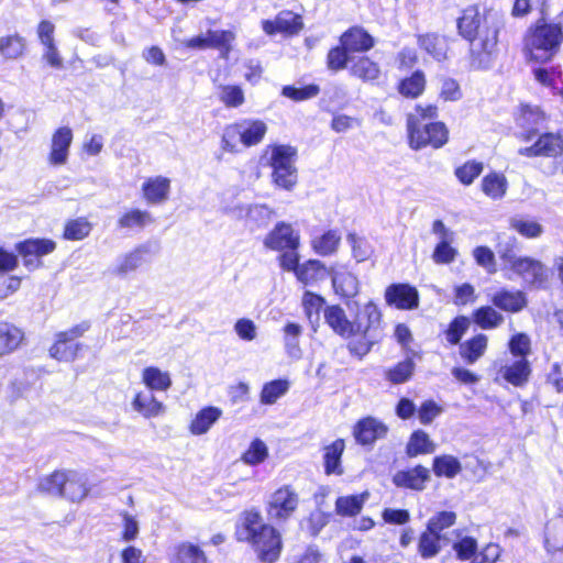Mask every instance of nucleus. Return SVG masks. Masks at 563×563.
<instances>
[{
    "mask_svg": "<svg viewBox=\"0 0 563 563\" xmlns=\"http://www.w3.org/2000/svg\"><path fill=\"white\" fill-rule=\"evenodd\" d=\"M56 242L47 238H29L15 244L16 253L22 257L23 265L29 271L43 266L42 257L56 250Z\"/></svg>",
    "mask_w": 563,
    "mask_h": 563,
    "instance_id": "f8f14e48",
    "label": "nucleus"
},
{
    "mask_svg": "<svg viewBox=\"0 0 563 563\" xmlns=\"http://www.w3.org/2000/svg\"><path fill=\"white\" fill-rule=\"evenodd\" d=\"M64 473L65 468H56L53 472L40 477L36 483V492L45 496L60 498Z\"/></svg>",
    "mask_w": 563,
    "mask_h": 563,
    "instance_id": "37998d69",
    "label": "nucleus"
},
{
    "mask_svg": "<svg viewBox=\"0 0 563 563\" xmlns=\"http://www.w3.org/2000/svg\"><path fill=\"white\" fill-rule=\"evenodd\" d=\"M25 52V40L18 35H7L0 38V55L7 59H16Z\"/></svg>",
    "mask_w": 563,
    "mask_h": 563,
    "instance_id": "5fc2aeb1",
    "label": "nucleus"
},
{
    "mask_svg": "<svg viewBox=\"0 0 563 563\" xmlns=\"http://www.w3.org/2000/svg\"><path fill=\"white\" fill-rule=\"evenodd\" d=\"M441 540L442 536H438L426 528L420 532L417 540L418 555L423 560L435 558L442 550Z\"/></svg>",
    "mask_w": 563,
    "mask_h": 563,
    "instance_id": "58836bf2",
    "label": "nucleus"
},
{
    "mask_svg": "<svg viewBox=\"0 0 563 563\" xmlns=\"http://www.w3.org/2000/svg\"><path fill=\"white\" fill-rule=\"evenodd\" d=\"M490 303L508 314L521 312L528 306V298L521 289L498 288L489 298Z\"/></svg>",
    "mask_w": 563,
    "mask_h": 563,
    "instance_id": "6ab92c4d",
    "label": "nucleus"
},
{
    "mask_svg": "<svg viewBox=\"0 0 563 563\" xmlns=\"http://www.w3.org/2000/svg\"><path fill=\"white\" fill-rule=\"evenodd\" d=\"M471 327V319L467 316L459 314L451 319L446 328L441 332L444 336L445 342L451 345H460L462 338L468 331Z\"/></svg>",
    "mask_w": 563,
    "mask_h": 563,
    "instance_id": "79ce46f5",
    "label": "nucleus"
},
{
    "mask_svg": "<svg viewBox=\"0 0 563 563\" xmlns=\"http://www.w3.org/2000/svg\"><path fill=\"white\" fill-rule=\"evenodd\" d=\"M266 249L279 252L277 257L280 267L285 265V257L297 255L300 246V233L290 223L277 222L263 241Z\"/></svg>",
    "mask_w": 563,
    "mask_h": 563,
    "instance_id": "9d476101",
    "label": "nucleus"
},
{
    "mask_svg": "<svg viewBox=\"0 0 563 563\" xmlns=\"http://www.w3.org/2000/svg\"><path fill=\"white\" fill-rule=\"evenodd\" d=\"M471 322L482 330H493L500 327L505 318L493 305H484L472 311Z\"/></svg>",
    "mask_w": 563,
    "mask_h": 563,
    "instance_id": "473e14b6",
    "label": "nucleus"
},
{
    "mask_svg": "<svg viewBox=\"0 0 563 563\" xmlns=\"http://www.w3.org/2000/svg\"><path fill=\"white\" fill-rule=\"evenodd\" d=\"M325 299L319 294H316L310 290H306L302 295V307L303 311L308 319H311L312 316L319 317L321 310L325 309Z\"/></svg>",
    "mask_w": 563,
    "mask_h": 563,
    "instance_id": "338daca9",
    "label": "nucleus"
},
{
    "mask_svg": "<svg viewBox=\"0 0 563 563\" xmlns=\"http://www.w3.org/2000/svg\"><path fill=\"white\" fill-rule=\"evenodd\" d=\"M92 223L85 217L69 219L65 222L62 238L66 241H81L89 236Z\"/></svg>",
    "mask_w": 563,
    "mask_h": 563,
    "instance_id": "49530a36",
    "label": "nucleus"
},
{
    "mask_svg": "<svg viewBox=\"0 0 563 563\" xmlns=\"http://www.w3.org/2000/svg\"><path fill=\"white\" fill-rule=\"evenodd\" d=\"M142 383L150 390L157 391H166L173 384L169 373L156 366H147L142 371Z\"/></svg>",
    "mask_w": 563,
    "mask_h": 563,
    "instance_id": "a19ab883",
    "label": "nucleus"
},
{
    "mask_svg": "<svg viewBox=\"0 0 563 563\" xmlns=\"http://www.w3.org/2000/svg\"><path fill=\"white\" fill-rule=\"evenodd\" d=\"M267 133V125L260 119H243L225 125L221 136V150L225 153L240 152L239 144L252 147L260 144Z\"/></svg>",
    "mask_w": 563,
    "mask_h": 563,
    "instance_id": "0eeeda50",
    "label": "nucleus"
},
{
    "mask_svg": "<svg viewBox=\"0 0 563 563\" xmlns=\"http://www.w3.org/2000/svg\"><path fill=\"white\" fill-rule=\"evenodd\" d=\"M154 222V218L147 210L139 208L126 209L117 220L120 230H142Z\"/></svg>",
    "mask_w": 563,
    "mask_h": 563,
    "instance_id": "72a5a7b5",
    "label": "nucleus"
},
{
    "mask_svg": "<svg viewBox=\"0 0 563 563\" xmlns=\"http://www.w3.org/2000/svg\"><path fill=\"white\" fill-rule=\"evenodd\" d=\"M452 548L459 560L468 561L476 556L478 545L475 538L466 536L455 541Z\"/></svg>",
    "mask_w": 563,
    "mask_h": 563,
    "instance_id": "774afa93",
    "label": "nucleus"
},
{
    "mask_svg": "<svg viewBox=\"0 0 563 563\" xmlns=\"http://www.w3.org/2000/svg\"><path fill=\"white\" fill-rule=\"evenodd\" d=\"M209 48L218 49L222 58H228L232 51V42L235 40V34L230 30L213 31L208 30Z\"/></svg>",
    "mask_w": 563,
    "mask_h": 563,
    "instance_id": "3c124183",
    "label": "nucleus"
},
{
    "mask_svg": "<svg viewBox=\"0 0 563 563\" xmlns=\"http://www.w3.org/2000/svg\"><path fill=\"white\" fill-rule=\"evenodd\" d=\"M89 329L90 322L82 321L69 329L55 333L54 341L48 347L49 357L60 363H73L78 360L87 347L78 340Z\"/></svg>",
    "mask_w": 563,
    "mask_h": 563,
    "instance_id": "6e6552de",
    "label": "nucleus"
},
{
    "mask_svg": "<svg viewBox=\"0 0 563 563\" xmlns=\"http://www.w3.org/2000/svg\"><path fill=\"white\" fill-rule=\"evenodd\" d=\"M299 261V253L297 255L286 256L284 260L285 265L280 268L294 273L298 282L306 286L312 285L327 277L328 269L321 261L311 258L302 264H300Z\"/></svg>",
    "mask_w": 563,
    "mask_h": 563,
    "instance_id": "ddd939ff",
    "label": "nucleus"
},
{
    "mask_svg": "<svg viewBox=\"0 0 563 563\" xmlns=\"http://www.w3.org/2000/svg\"><path fill=\"white\" fill-rule=\"evenodd\" d=\"M481 190L492 200H500L508 190L507 177L503 173L492 170L482 178Z\"/></svg>",
    "mask_w": 563,
    "mask_h": 563,
    "instance_id": "f704fd0d",
    "label": "nucleus"
},
{
    "mask_svg": "<svg viewBox=\"0 0 563 563\" xmlns=\"http://www.w3.org/2000/svg\"><path fill=\"white\" fill-rule=\"evenodd\" d=\"M388 426L382 420L373 416H366L354 423L352 434L357 444L372 446L376 441L385 439L388 434Z\"/></svg>",
    "mask_w": 563,
    "mask_h": 563,
    "instance_id": "a211bd4d",
    "label": "nucleus"
},
{
    "mask_svg": "<svg viewBox=\"0 0 563 563\" xmlns=\"http://www.w3.org/2000/svg\"><path fill=\"white\" fill-rule=\"evenodd\" d=\"M532 373L528 358H517L510 364L500 367L499 374L503 379L514 387H523L528 384Z\"/></svg>",
    "mask_w": 563,
    "mask_h": 563,
    "instance_id": "cd10ccee",
    "label": "nucleus"
},
{
    "mask_svg": "<svg viewBox=\"0 0 563 563\" xmlns=\"http://www.w3.org/2000/svg\"><path fill=\"white\" fill-rule=\"evenodd\" d=\"M484 170V164L476 159H468L454 168V176L465 187L471 186Z\"/></svg>",
    "mask_w": 563,
    "mask_h": 563,
    "instance_id": "603ef678",
    "label": "nucleus"
},
{
    "mask_svg": "<svg viewBox=\"0 0 563 563\" xmlns=\"http://www.w3.org/2000/svg\"><path fill=\"white\" fill-rule=\"evenodd\" d=\"M435 445L423 430H415L409 438L406 446V453L410 457L432 453Z\"/></svg>",
    "mask_w": 563,
    "mask_h": 563,
    "instance_id": "de8ad7c7",
    "label": "nucleus"
},
{
    "mask_svg": "<svg viewBox=\"0 0 563 563\" xmlns=\"http://www.w3.org/2000/svg\"><path fill=\"white\" fill-rule=\"evenodd\" d=\"M494 9L468 4L456 18V31L468 45L467 57L472 68L485 69L497 53L500 24L494 19Z\"/></svg>",
    "mask_w": 563,
    "mask_h": 563,
    "instance_id": "f03ea898",
    "label": "nucleus"
},
{
    "mask_svg": "<svg viewBox=\"0 0 563 563\" xmlns=\"http://www.w3.org/2000/svg\"><path fill=\"white\" fill-rule=\"evenodd\" d=\"M235 539L251 545L262 563H276L284 548L280 532L273 525L264 522L261 511L247 508L240 514L235 525Z\"/></svg>",
    "mask_w": 563,
    "mask_h": 563,
    "instance_id": "7ed1b4c3",
    "label": "nucleus"
},
{
    "mask_svg": "<svg viewBox=\"0 0 563 563\" xmlns=\"http://www.w3.org/2000/svg\"><path fill=\"white\" fill-rule=\"evenodd\" d=\"M347 69L351 77L363 84L378 85L383 77L380 64L366 54L352 58Z\"/></svg>",
    "mask_w": 563,
    "mask_h": 563,
    "instance_id": "aec40b11",
    "label": "nucleus"
},
{
    "mask_svg": "<svg viewBox=\"0 0 563 563\" xmlns=\"http://www.w3.org/2000/svg\"><path fill=\"white\" fill-rule=\"evenodd\" d=\"M463 98V91L460 82L451 77L441 80L439 99L444 102H456Z\"/></svg>",
    "mask_w": 563,
    "mask_h": 563,
    "instance_id": "0e129e2a",
    "label": "nucleus"
},
{
    "mask_svg": "<svg viewBox=\"0 0 563 563\" xmlns=\"http://www.w3.org/2000/svg\"><path fill=\"white\" fill-rule=\"evenodd\" d=\"M25 341L24 331L8 321H0V358L14 353Z\"/></svg>",
    "mask_w": 563,
    "mask_h": 563,
    "instance_id": "bb28decb",
    "label": "nucleus"
},
{
    "mask_svg": "<svg viewBox=\"0 0 563 563\" xmlns=\"http://www.w3.org/2000/svg\"><path fill=\"white\" fill-rule=\"evenodd\" d=\"M220 89L219 99L227 108H238L245 102L243 89L239 85H223Z\"/></svg>",
    "mask_w": 563,
    "mask_h": 563,
    "instance_id": "052dcab7",
    "label": "nucleus"
},
{
    "mask_svg": "<svg viewBox=\"0 0 563 563\" xmlns=\"http://www.w3.org/2000/svg\"><path fill=\"white\" fill-rule=\"evenodd\" d=\"M289 388V383L287 379H273L263 385L260 401L263 405H273L278 398L284 396Z\"/></svg>",
    "mask_w": 563,
    "mask_h": 563,
    "instance_id": "864d4df0",
    "label": "nucleus"
},
{
    "mask_svg": "<svg viewBox=\"0 0 563 563\" xmlns=\"http://www.w3.org/2000/svg\"><path fill=\"white\" fill-rule=\"evenodd\" d=\"M443 412V407L433 399L422 401L417 409V416L421 424L429 426Z\"/></svg>",
    "mask_w": 563,
    "mask_h": 563,
    "instance_id": "69168bd1",
    "label": "nucleus"
},
{
    "mask_svg": "<svg viewBox=\"0 0 563 563\" xmlns=\"http://www.w3.org/2000/svg\"><path fill=\"white\" fill-rule=\"evenodd\" d=\"M430 481L429 470L418 464L411 468L401 470L394 474L393 483L396 487L421 492Z\"/></svg>",
    "mask_w": 563,
    "mask_h": 563,
    "instance_id": "b1692460",
    "label": "nucleus"
},
{
    "mask_svg": "<svg viewBox=\"0 0 563 563\" xmlns=\"http://www.w3.org/2000/svg\"><path fill=\"white\" fill-rule=\"evenodd\" d=\"M340 243V232L338 230H328L311 240V247L314 253L321 256H330L338 251Z\"/></svg>",
    "mask_w": 563,
    "mask_h": 563,
    "instance_id": "c03bdc74",
    "label": "nucleus"
},
{
    "mask_svg": "<svg viewBox=\"0 0 563 563\" xmlns=\"http://www.w3.org/2000/svg\"><path fill=\"white\" fill-rule=\"evenodd\" d=\"M562 43L561 24L539 20L523 34L522 54L527 63L544 65L558 55Z\"/></svg>",
    "mask_w": 563,
    "mask_h": 563,
    "instance_id": "20e7f679",
    "label": "nucleus"
},
{
    "mask_svg": "<svg viewBox=\"0 0 563 563\" xmlns=\"http://www.w3.org/2000/svg\"><path fill=\"white\" fill-rule=\"evenodd\" d=\"M488 349V336L476 333L459 345V354L464 363L474 364L482 358Z\"/></svg>",
    "mask_w": 563,
    "mask_h": 563,
    "instance_id": "c756f323",
    "label": "nucleus"
},
{
    "mask_svg": "<svg viewBox=\"0 0 563 563\" xmlns=\"http://www.w3.org/2000/svg\"><path fill=\"white\" fill-rule=\"evenodd\" d=\"M170 192V180L164 176L147 178L142 185V195L150 205H158L167 200Z\"/></svg>",
    "mask_w": 563,
    "mask_h": 563,
    "instance_id": "c85d7f7f",
    "label": "nucleus"
},
{
    "mask_svg": "<svg viewBox=\"0 0 563 563\" xmlns=\"http://www.w3.org/2000/svg\"><path fill=\"white\" fill-rule=\"evenodd\" d=\"M346 444L345 440L338 438L329 444L322 446V466L327 476H342L344 474L343 454Z\"/></svg>",
    "mask_w": 563,
    "mask_h": 563,
    "instance_id": "5701e85b",
    "label": "nucleus"
},
{
    "mask_svg": "<svg viewBox=\"0 0 563 563\" xmlns=\"http://www.w3.org/2000/svg\"><path fill=\"white\" fill-rule=\"evenodd\" d=\"M439 108L435 103H416L413 111L406 114V128L424 124L423 121H437Z\"/></svg>",
    "mask_w": 563,
    "mask_h": 563,
    "instance_id": "8fccbe9b",
    "label": "nucleus"
},
{
    "mask_svg": "<svg viewBox=\"0 0 563 563\" xmlns=\"http://www.w3.org/2000/svg\"><path fill=\"white\" fill-rule=\"evenodd\" d=\"M408 146L413 151L440 150L448 144L450 131L443 121H431L406 128Z\"/></svg>",
    "mask_w": 563,
    "mask_h": 563,
    "instance_id": "1a4fd4ad",
    "label": "nucleus"
},
{
    "mask_svg": "<svg viewBox=\"0 0 563 563\" xmlns=\"http://www.w3.org/2000/svg\"><path fill=\"white\" fill-rule=\"evenodd\" d=\"M73 139L74 134L69 126H59L53 132L51 150L47 155V162L51 165L60 166L66 164Z\"/></svg>",
    "mask_w": 563,
    "mask_h": 563,
    "instance_id": "4be33fe9",
    "label": "nucleus"
},
{
    "mask_svg": "<svg viewBox=\"0 0 563 563\" xmlns=\"http://www.w3.org/2000/svg\"><path fill=\"white\" fill-rule=\"evenodd\" d=\"M320 93V87L317 84H308L302 87L286 85L282 88L280 95L295 102L312 99Z\"/></svg>",
    "mask_w": 563,
    "mask_h": 563,
    "instance_id": "6e6d98bb",
    "label": "nucleus"
},
{
    "mask_svg": "<svg viewBox=\"0 0 563 563\" xmlns=\"http://www.w3.org/2000/svg\"><path fill=\"white\" fill-rule=\"evenodd\" d=\"M457 515L452 510H441L435 512L427 522L426 528L438 536L456 523Z\"/></svg>",
    "mask_w": 563,
    "mask_h": 563,
    "instance_id": "4d7b16f0",
    "label": "nucleus"
},
{
    "mask_svg": "<svg viewBox=\"0 0 563 563\" xmlns=\"http://www.w3.org/2000/svg\"><path fill=\"white\" fill-rule=\"evenodd\" d=\"M427 89V76L423 70L416 69L410 75L400 78L396 84L397 92L405 99L416 100Z\"/></svg>",
    "mask_w": 563,
    "mask_h": 563,
    "instance_id": "393cba45",
    "label": "nucleus"
},
{
    "mask_svg": "<svg viewBox=\"0 0 563 563\" xmlns=\"http://www.w3.org/2000/svg\"><path fill=\"white\" fill-rule=\"evenodd\" d=\"M518 154L525 157H551L563 155V136L560 133L545 132L538 136L530 146L521 147Z\"/></svg>",
    "mask_w": 563,
    "mask_h": 563,
    "instance_id": "f3484780",
    "label": "nucleus"
},
{
    "mask_svg": "<svg viewBox=\"0 0 563 563\" xmlns=\"http://www.w3.org/2000/svg\"><path fill=\"white\" fill-rule=\"evenodd\" d=\"M534 79L544 87H554L562 79V69L560 65L543 67L539 66L532 69Z\"/></svg>",
    "mask_w": 563,
    "mask_h": 563,
    "instance_id": "bf43d9fd",
    "label": "nucleus"
},
{
    "mask_svg": "<svg viewBox=\"0 0 563 563\" xmlns=\"http://www.w3.org/2000/svg\"><path fill=\"white\" fill-rule=\"evenodd\" d=\"M375 45V37L365 27L352 25L341 33L338 44L329 48L325 56L327 68L332 73L344 70L355 55H364Z\"/></svg>",
    "mask_w": 563,
    "mask_h": 563,
    "instance_id": "39448f33",
    "label": "nucleus"
},
{
    "mask_svg": "<svg viewBox=\"0 0 563 563\" xmlns=\"http://www.w3.org/2000/svg\"><path fill=\"white\" fill-rule=\"evenodd\" d=\"M133 409L145 419L158 417L165 412V406L153 395L146 396L143 391H137L132 399Z\"/></svg>",
    "mask_w": 563,
    "mask_h": 563,
    "instance_id": "c9c22d12",
    "label": "nucleus"
},
{
    "mask_svg": "<svg viewBox=\"0 0 563 563\" xmlns=\"http://www.w3.org/2000/svg\"><path fill=\"white\" fill-rule=\"evenodd\" d=\"M273 183L283 189L291 190L297 183V168L295 165L272 169Z\"/></svg>",
    "mask_w": 563,
    "mask_h": 563,
    "instance_id": "680f3d73",
    "label": "nucleus"
},
{
    "mask_svg": "<svg viewBox=\"0 0 563 563\" xmlns=\"http://www.w3.org/2000/svg\"><path fill=\"white\" fill-rule=\"evenodd\" d=\"M545 119L547 115L539 106L520 103L515 113V122L523 131L517 135L518 140L525 143L530 142L537 135L539 125H541Z\"/></svg>",
    "mask_w": 563,
    "mask_h": 563,
    "instance_id": "2eb2a0df",
    "label": "nucleus"
},
{
    "mask_svg": "<svg viewBox=\"0 0 563 563\" xmlns=\"http://www.w3.org/2000/svg\"><path fill=\"white\" fill-rule=\"evenodd\" d=\"M222 417V410L216 406H206L197 411L188 424V430L194 435L207 433Z\"/></svg>",
    "mask_w": 563,
    "mask_h": 563,
    "instance_id": "7c9ffc66",
    "label": "nucleus"
},
{
    "mask_svg": "<svg viewBox=\"0 0 563 563\" xmlns=\"http://www.w3.org/2000/svg\"><path fill=\"white\" fill-rule=\"evenodd\" d=\"M500 258L505 262L504 269L520 278L529 289H547L551 280L550 268L531 256H515L511 250L500 253Z\"/></svg>",
    "mask_w": 563,
    "mask_h": 563,
    "instance_id": "423d86ee",
    "label": "nucleus"
},
{
    "mask_svg": "<svg viewBox=\"0 0 563 563\" xmlns=\"http://www.w3.org/2000/svg\"><path fill=\"white\" fill-rule=\"evenodd\" d=\"M510 229L526 239H537L543 233L542 225L534 220L512 219Z\"/></svg>",
    "mask_w": 563,
    "mask_h": 563,
    "instance_id": "e2e57ef3",
    "label": "nucleus"
},
{
    "mask_svg": "<svg viewBox=\"0 0 563 563\" xmlns=\"http://www.w3.org/2000/svg\"><path fill=\"white\" fill-rule=\"evenodd\" d=\"M268 456V449L261 439H254L250 446L242 453L241 461L254 466L264 462Z\"/></svg>",
    "mask_w": 563,
    "mask_h": 563,
    "instance_id": "13d9d810",
    "label": "nucleus"
},
{
    "mask_svg": "<svg viewBox=\"0 0 563 563\" xmlns=\"http://www.w3.org/2000/svg\"><path fill=\"white\" fill-rule=\"evenodd\" d=\"M324 322L336 335L347 341V351L358 360L380 341L384 328L383 312L373 300L361 306L352 320L340 305L327 306Z\"/></svg>",
    "mask_w": 563,
    "mask_h": 563,
    "instance_id": "f257e3e1",
    "label": "nucleus"
},
{
    "mask_svg": "<svg viewBox=\"0 0 563 563\" xmlns=\"http://www.w3.org/2000/svg\"><path fill=\"white\" fill-rule=\"evenodd\" d=\"M366 497V493L338 497L334 503L335 514L341 517H356L361 514Z\"/></svg>",
    "mask_w": 563,
    "mask_h": 563,
    "instance_id": "4c0bfd02",
    "label": "nucleus"
},
{
    "mask_svg": "<svg viewBox=\"0 0 563 563\" xmlns=\"http://www.w3.org/2000/svg\"><path fill=\"white\" fill-rule=\"evenodd\" d=\"M416 369V364L411 357L397 362L384 372V377L393 385H400L409 382Z\"/></svg>",
    "mask_w": 563,
    "mask_h": 563,
    "instance_id": "ea45409f",
    "label": "nucleus"
},
{
    "mask_svg": "<svg viewBox=\"0 0 563 563\" xmlns=\"http://www.w3.org/2000/svg\"><path fill=\"white\" fill-rule=\"evenodd\" d=\"M384 299L387 306L397 310H415L420 303V294L409 283H393L385 288Z\"/></svg>",
    "mask_w": 563,
    "mask_h": 563,
    "instance_id": "4468645a",
    "label": "nucleus"
},
{
    "mask_svg": "<svg viewBox=\"0 0 563 563\" xmlns=\"http://www.w3.org/2000/svg\"><path fill=\"white\" fill-rule=\"evenodd\" d=\"M432 471L437 477L453 478L461 473L462 465L457 457L443 454L433 459Z\"/></svg>",
    "mask_w": 563,
    "mask_h": 563,
    "instance_id": "09e8293b",
    "label": "nucleus"
},
{
    "mask_svg": "<svg viewBox=\"0 0 563 563\" xmlns=\"http://www.w3.org/2000/svg\"><path fill=\"white\" fill-rule=\"evenodd\" d=\"M271 153L268 165L272 169L295 165L297 150L294 146L285 144H271L264 150V153Z\"/></svg>",
    "mask_w": 563,
    "mask_h": 563,
    "instance_id": "e433bc0d",
    "label": "nucleus"
},
{
    "mask_svg": "<svg viewBox=\"0 0 563 563\" xmlns=\"http://www.w3.org/2000/svg\"><path fill=\"white\" fill-rule=\"evenodd\" d=\"M63 478L60 498L70 503H80L90 494L91 487L84 473L73 468H65Z\"/></svg>",
    "mask_w": 563,
    "mask_h": 563,
    "instance_id": "412c9836",
    "label": "nucleus"
},
{
    "mask_svg": "<svg viewBox=\"0 0 563 563\" xmlns=\"http://www.w3.org/2000/svg\"><path fill=\"white\" fill-rule=\"evenodd\" d=\"M303 27L302 16L291 10L278 12L274 20L262 21V29L269 36L282 34L285 37H292L299 34Z\"/></svg>",
    "mask_w": 563,
    "mask_h": 563,
    "instance_id": "dca6fc26",
    "label": "nucleus"
},
{
    "mask_svg": "<svg viewBox=\"0 0 563 563\" xmlns=\"http://www.w3.org/2000/svg\"><path fill=\"white\" fill-rule=\"evenodd\" d=\"M169 563H210V561L199 545L184 541L174 547Z\"/></svg>",
    "mask_w": 563,
    "mask_h": 563,
    "instance_id": "2f4dec72",
    "label": "nucleus"
},
{
    "mask_svg": "<svg viewBox=\"0 0 563 563\" xmlns=\"http://www.w3.org/2000/svg\"><path fill=\"white\" fill-rule=\"evenodd\" d=\"M299 501V494L291 484L277 487L265 504L268 519L276 523L286 522L298 510Z\"/></svg>",
    "mask_w": 563,
    "mask_h": 563,
    "instance_id": "9b49d317",
    "label": "nucleus"
},
{
    "mask_svg": "<svg viewBox=\"0 0 563 563\" xmlns=\"http://www.w3.org/2000/svg\"><path fill=\"white\" fill-rule=\"evenodd\" d=\"M358 280L349 272L336 273L332 277L334 292L343 299H350L358 294Z\"/></svg>",
    "mask_w": 563,
    "mask_h": 563,
    "instance_id": "a18cd8bd",
    "label": "nucleus"
},
{
    "mask_svg": "<svg viewBox=\"0 0 563 563\" xmlns=\"http://www.w3.org/2000/svg\"><path fill=\"white\" fill-rule=\"evenodd\" d=\"M150 252V247L145 244L134 247L122 255L119 263L113 268V274L120 277H125L126 275L137 271L146 264Z\"/></svg>",
    "mask_w": 563,
    "mask_h": 563,
    "instance_id": "a878e982",
    "label": "nucleus"
}]
</instances>
